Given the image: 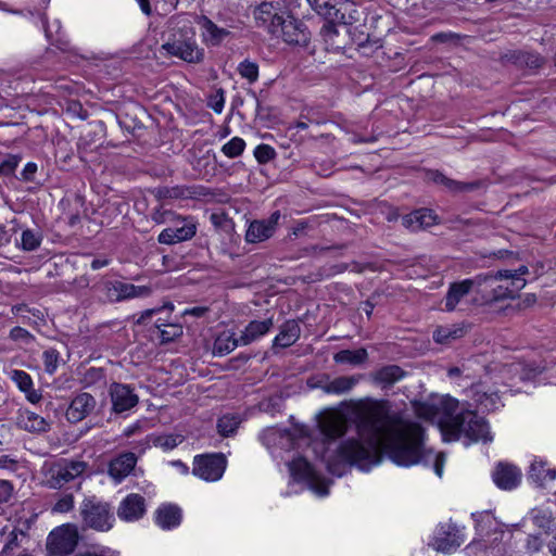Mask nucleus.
<instances>
[{
    "mask_svg": "<svg viewBox=\"0 0 556 556\" xmlns=\"http://www.w3.org/2000/svg\"><path fill=\"white\" fill-rule=\"evenodd\" d=\"M357 437L343 441L327 459L328 471L341 477L350 466L369 470L381 460V453L396 465L409 467L434 458V472L442 477L444 455H432L424 446V429L392 413L386 402L361 403L355 408Z\"/></svg>",
    "mask_w": 556,
    "mask_h": 556,
    "instance_id": "1",
    "label": "nucleus"
},
{
    "mask_svg": "<svg viewBox=\"0 0 556 556\" xmlns=\"http://www.w3.org/2000/svg\"><path fill=\"white\" fill-rule=\"evenodd\" d=\"M419 418L437 424L444 441H457L465 435L469 442L491 441L489 425L471 409V403L443 395L414 404Z\"/></svg>",
    "mask_w": 556,
    "mask_h": 556,
    "instance_id": "2",
    "label": "nucleus"
},
{
    "mask_svg": "<svg viewBox=\"0 0 556 556\" xmlns=\"http://www.w3.org/2000/svg\"><path fill=\"white\" fill-rule=\"evenodd\" d=\"M168 38L162 45V50L170 56L178 58L190 64H199L204 60V49L195 38V29L192 23L182 16L170 18Z\"/></svg>",
    "mask_w": 556,
    "mask_h": 556,
    "instance_id": "3",
    "label": "nucleus"
},
{
    "mask_svg": "<svg viewBox=\"0 0 556 556\" xmlns=\"http://www.w3.org/2000/svg\"><path fill=\"white\" fill-rule=\"evenodd\" d=\"M299 7L298 0L263 1L253 9V18L257 27L278 36L279 26L288 13Z\"/></svg>",
    "mask_w": 556,
    "mask_h": 556,
    "instance_id": "4",
    "label": "nucleus"
},
{
    "mask_svg": "<svg viewBox=\"0 0 556 556\" xmlns=\"http://www.w3.org/2000/svg\"><path fill=\"white\" fill-rule=\"evenodd\" d=\"M79 515L86 528L99 532L110 531L115 522L111 505L97 496H88L79 505Z\"/></svg>",
    "mask_w": 556,
    "mask_h": 556,
    "instance_id": "5",
    "label": "nucleus"
},
{
    "mask_svg": "<svg viewBox=\"0 0 556 556\" xmlns=\"http://www.w3.org/2000/svg\"><path fill=\"white\" fill-rule=\"evenodd\" d=\"M491 281L493 278L489 275H477L473 278L452 282L444 298V311L454 312L471 292H476L479 296V292L484 291L483 286Z\"/></svg>",
    "mask_w": 556,
    "mask_h": 556,
    "instance_id": "6",
    "label": "nucleus"
},
{
    "mask_svg": "<svg viewBox=\"0 0 556 556\" xmlns=\"http://www.w3.org/2000/svg\"><path fill=\"white\" fill-rule=\"evenodd\" d=\"M78 539L77 526L65 523L50 532L47 539V549L52 556H66L74 552Z\"/></svg>",
    "mask_w": 556,
    "mask_h": 556,
    "instance_id": "7",
    "label": "nucleus"
},
{
    "mask_svg": "<svg viewBox=\"0 0 556 556\" xmlns=\"http://www.w3.org/2000/svg\"><path fill=\"white\" fill-rule=\"evenodd\" d=\"M289 470L295 481L305 482L307 488L318 496L328 494L327 481L304 458L299 457L289 463Z\"/></svg>",
    "mask_w": 556,
    "mask_h": 556,
    "instance_id": "8",
    "label": "nucleus"
},
{
    "mask_svg": "<svg viewBox=\"0 0 556 556\" xmlns=\"http://www.w3.org/2000/svg\"><path fill=\"white\" fill-rule=\"evenodd\" d=\"M227 460L223 454L200 455L194 458L192 472L205 481L219 480L226 469Z\"/></svg>",
    "mask_w": 556,
    "mask_h": 556,
    "instance_id": "9",
    "label": "nucleus"
},
{
    "mask_svg": "<svg viewBox=\"0 0 556 556\" xmlns=\"http://www.w3.org/2000/svg\"><path fill=\"white\" fill-rule=\"evenodd\" d=\"M278 35L289 46L306 48L311 41V31L307 26L302 21L293 17L292 13H288L283 18Z\"/></svg>",
    "mask_w": 556,
    "mask_h": 556,
    "instance_id": "10",
    "label": "nucleus"
},
{
    "mask_svg": "<svg viewBox=\"0 0 556 556\" xmlns=\"http://www.w3.org/2000/svg\"><path fill=\"white\" fill-rule=\"evenodd\" d=\"M87 468L85 462H65L58 464L49 470L47 485L51 489H61L75 478L81 476Z\"/></svg>",
    "mask_w": 556,
    "mask_h": 556,
    "instance_id": "11",
    "label": "nucleus"
},
{
    "mask_svg": "<svg viewBox=\"0 0 556 556\" xmlns=\"http://www.w3.org/2000/svg\"><path fill=\"white\" fill-rule=\"evenodd\" d=\"M281 215L275 211L267 219H256L250 223L245 240L249 243H260L273 237L278 226Z\"/></svg>",
    "mask_w": 556,
    "mask_h": 556,
    "instance_id": "12",
    "label": "nucleus"
},
{
    "mask_svg": "<svg viewBox=\"0 0 556 556\" xmlns=\"http://www.w3.org/2000/svg\"><path fill=\"white\" fill-rule=\"evenodd\" d=\"M109 393L112 403V412L115 414L127 412L134 408L139 402L138 395L128 384L114 382L110 386Z\"/></svg>",
    "mask_w": 556,
    "mask_h": 556,
    "instance_id": "13",
    "label": "nucleus"
},
{
    "mask_svg": "<svg viewBox=\"0 0 556 556\" xmlns=\"http://www.w3.org/2000/svg\"><path fill=\"white\" fill-rule=\"evenodd\" d=\"M96 399L87 392L76 394L66 409L65 416L72 424L79 422L89 416L96 408Z\"/></svg>",
    "mask_w": 556,
    "mask_h": 556,
    "instance_id": "14",
    "label": "nucleus"
},
{
    "mask_svg": "<svg viewBox=\"0 0 556 556\" xmlns=\"http://www.w3.org/2000/svg\"><path fill=\"white\" fill-rule=\"evenodd\" d=\"M467 397L473 401L471 406L481 408L482 410H494L498 407L500 396L496 391H492L482 382L472 384L466 390Z\"/></svg>",
    "mask_w": 556,
    "mask_h": 556,
    "instance_id": "15",
    "label": "nucleus"
},
{
    "mask_svg": "<svg viewBox=\"0 0 556 556\" xmlns=\"http://www.w3.org/2000/svg\"><path fill=\"white\" fill-rule=\"evenodd\" d=\"M146 513V500L143 496L131 493L128 494L117 508V516L124 521H136Z\"/></svg>",
    "mask_w": 556,
    "mask_h": 556,
    "instance_id": "16",
    "label": "nucleus"
},
{
    "mask_svg": "<svg viewBox=\"0 0 556 556\" xmlns=\"http://www.w3.org/2000/svg\"><path fill=\"white\" fill-rule=\"evenodd\" d=\"M493 278V281L486 282L483 286L484 291L479 292V296H475L471 302L476 305L489 304L492 302L502 301L508 298V287L505 285H496L503 278L498 277V271L495 275L488 274Z\"/></svg>",
    "mask_w": 556,
    "mask_h": 556,
    "instance_id": "17",
    "label": "nucleus"
},
{
    "mask_svg": "<svg viewBox=\"0 0 556 556\" xmlns=\"http://www.w3.org/2000/svg\"><path fill=\"white\" fill-rule=\"evenodd\" d=\"M15 425L18 429L30 433H43L50 430V424L43 417L27 408L17 410Z\"/></svg>",
    "mask_w": 556,
    "mask_h": 556,
    "instance_id": "18",
    "label": "nucleus"
},
{
    "mask_svg": "<svg viewBox=\"0 0 556 556\" xmlns=\"http://www.w3.org/2000/svg\"><path fill=\"white\" fill-rule=\"evenodd\" d=\"M494 483L503 490H513L521 481V471L511 464L500 463L493 471Z\"/></svg>",
    "mask_w": 556,
    "mask_h": 556,
    "instance_id": "19",
    "label": "nucleus"
},
{
    "mask_svg": "<svg viewBox=\"0 0 556 556\" xmlns=\"http://www.w3.org/2000/svg\"><path fill=\"white\" fill-rule=\"evenodd\" d=\"M426 177L429 181H432L433 184H437V185H442L450 192H453V193L471 192V191L478 189L480 186V182H478V181L463 182V181H457V180L451 179L439 170H429L427 173Z\"/></svg>",
    "mask_w": 556,
    "mask_h": 556,
    "instance_id": "20",
    "label": "nucleus"
},
{
    "mask_svg": "<svg viewBox=\"0 0 556 556\" xmlns=\"http://www.w3.org/2000/svg\"><path fill=\"white\" fill-rule=\"evenodd\" d=\"M319 427L325 437L334 440L345 434L348 420L341 414L330 413L321 418Z\"/></svg>",
    "mask_w": 556,
    "mask_h": 556,
    "instance_id": "21",
    "label": "nucleus"
},
{
    "mask_svg": "<svg viewBox=\"0 0 556 556\" xmlns=\"http://www.w3.org/2000/svg\"><path fill=\"white\" fill-rule=\"evenodd\" d=\"M502 60L519 67H527L530 70H538L545 63L544 58L539 53L519 50L508 51L502 56Z\"/></svg>",
    "mask_w": 556,
    "mask_h": 556,
    "instance_id": "22",
    "label": "nucleus"
},
{
    "mask_svg": "<svg viewBox=\"0 0 556 556\" xmlns=\"http://www.w3.org/2000/svg\"><path fill=\"white\" fill-rule=\"evenodd\" d=\"M274 327V318L268 317L264 320H251L242 330L239 342L241 345H249L269 332Z\"/></svg>",
    "mask_w": 556,
    "mask_h": 556,
    "instance_id": "23",
    "label": "nucleus"
},
{
    "mask_svg": "<svg viewBox=\"0 0 556 556\" xmlns=\"http://www.w3.org/2000/svg\"><path fill=\"white\" fill-rule=\"evenodd\" d=\"M331 11L332 12L328 21L344 25H352L358 22L361 17V12L356 4L349 0L333 4Z\"/></svg>",
    "mask_w": 556,
    "mask_h": 556,
    "instance_id": "24",
    "label": "nucleus"
},
{
    "mask_svg": "<svg viewBox=\"0 0 556 556\" xmlns=\"http://www.w3.org/2000/svg\"><path fill=\"white\" fill-rule=\"evenodd\" d=\"M136 463L137 457L134 453H124L110 463L109 473L116 482H121L131 472Z\"/></svg>",
    "mask_w": 556,
    "mask_h": 556,
    "instance_id": "25",
    "label": "nucleus"
},
{
    "mask_svg": "<svg viewBox=\"0 0 556 556\" xmlns=\"http://www.w3.org/2000/svg\"><path fill=\"white\" fill-rule=\"evenodd\" d=\"M181 517V509L173 504L162 505L155 511V522L164 530L178 527Z\"/></svg>",
    "mask_w": 556,
    "mask_h": 556,
    "instance_id": "26",
    "label": "nucleus"
},
{
    "mask_svg": "<svg viewBox=\"0 0 556 556\" xmlns=\"http://www.w3.org/2000/svg\"><path fill=\"white\" fill-rule=\"evenodd\" d=\"M435 216L428 208H420L403 217L402 224L413 231L431 227L435 224Z\"/></svg>",
    "mask_w": 556,
    "mask_h": 556,
    "instance_id": "27",
    "label": "nucleus"
},
{
    "mask_svg": "<svg viewBox=\"0 0 556 556\" xmlns=\"http://www.w3.org/2000/svg\"><path fill=\"white\" fill-rule=\"evenodd\" d=\"M405 377V371L397 365H387L372 374V380L382 389L390 388Z\"/></svg>",
    "mask_w": 556,
    "mask_h": 556,
    "instance_id": "28",
    "label": "nucleus"
},
{
    "mask_svg": "<svg viewBox=\"0 0 556 556\" xmlns=\"http://www.w3.org/2000/svg\"><path fill=\"white\" fill-rule=\"evenodd\" d=\"M301 336L300 325L295 320H287L281 327L279 333L275 337L273 346L289 348L293 345Z\"/></svg>",
    "mask_w": 556,
    "mask_h": 556,
    "instance_id": "29",
    "label": "nucleus"
},
{
    "mask_svg": "<svg viewBox=\"0 0 556 556\" xmlns=\"http://www.w3.org/2000/svg\"><path fill=\"white\" fill-rule=\"evenodd\" d=\"M359 381L358 376H341L320 384V389L328 394H344L351 391Z\"/></svg>",
    "mask_w": 556,
    "mask_h": 556,
    "instance_id": "30",
    "label": "nucleus"
},
{
    "mask_svg": "<svg viewBox=\"0 0 556 556\" xmlns=\"http://www.w3.org/2000/svg\"><path fill=\"white\" fill-rule=\"evenodd\" d=\"M200 24L203 29L202 35L204 40L212 46L220 45V42L230 34L229 30L218 27L206 16L200 17Z\"/></svg>",
    "mask_w": 556,
    "mask_h": 556,
    "instance_id": "31",
    "label": "nucleus"
},
{
    "mask_svg": "<svg viewBox=\"0 0 556 556\" xmlns=\"http://www.w3.org/2000/svg\"><path fill=\"white\" fill-rule=\"evenodd\" d=\"M241 345L239 337L230 330L222 331L215 339L213 344V354L216 356H224L231 353L236 348Z\"/></svg>",
    "mask_w": 556,
    "mask_h": 556,
    "instance_id": "32",
    "label": "nucleus"
},
{
    "mask_svg": "<svg viewBox=\"0 0 556 556\" xmlns=\"http://www.w3.org/2000/svg\"><path fill=\"white\" fill-rule=\"evenodd\" d=\"M529 479L543 486L546 482L556 479V469L546 468V463L542 459H534L530 466Z\"/></svg>",
    "mask_w": 556,
    "mask_h": 556,
    "instance_id": "33",
    "label": "nucleus"
},
{
    "mask_svg": "<svg viewBox=\"0 0 556 556\" xmlns=\"http://www.w3.org/2000/svg\"><path fill=\"white\" fill-rule=\"evenodd\" d=\"M151 292V288L148 286H135L117 280L118 302L135 298H147Z\"/></svg>",
    "mask_w": 556,
    "mask_h": 556,
    "instance_id": "34",
    "label": "nucleus"
},
{
    "mask_svg": "<svg viewBox=\"0 0 556 556\" xmlns=\"http://www.w3.org/2000/svg\"><path fill=\"white\" fill-rule=\"evenodd\" d=\"M368 358L367 350L361 348L358 350H341L333 355V361L337 364H349L352 366H358L365 363Z\"/></svg>",
    "mask_w": 556,
    "mask_h": 556,
    "instance_id": "35",
    "label": "nucleus"
},
{
    "mask_svg": "<svg viewBox=\"0 0 556 556\" xmlns=\"http://www.w3.org/2000/svg\"><path fill=\"white\" fill-rule=\"evenodd\" d=\"M173 309H174V305L170 302H168V303H166V304H164L163 306H160V307L146 309L144 312L141 313V315L137 319V324L143 325L152 316L165 313V314H167L166 318L159 317L155 320V324H154L155 328L157 330H161L168 323V318H169V315L172 314Z\"/></svg>",
    "mask_w": 556,
    "mask_h": 556,
    "instance_id": "36",
    "label": "nucleus"
},
{
    "mask_svg": "<svg viewBox=\"0 0 556 556\" xmlns=\"http://www.w3.org/2000/svg\"><path fill=\"white\" fill-rule=\"evenodd\" d=\"M43 236L39 229H23L21 241L16 242V247L24 252L36 251L42 242Z\"/></svg>",
    "mask_w": 556,
    "mask_h": 556,
    "instance_id": "37",
    "label": "nucleus"
},
{
    "mask_svg": "<svg viewBox=\"0 0 556 556\" xmlns=\"http://www.w3.org/2000/svg\"><path fill=\"white\" fill-rule=\"evenodd\" d=\"M465 329L458 325L438 327L433 331V340L440 344H448L452 341L462 338Z\"/></svg>",
    "mask_w": 556,
    "mask_h": 556,
    "instance_id": "38",
    "label": "nucleus"
},
{
    "mask_svg": "<svg viewBox=\"0 0 556 556\" xmlns=\"http://www.w3.org/2000/svg\"><path fill=\"white\" fill-rule=\"evenodd\" d=\"M101 299L106 302H118L117 280H102L93 286Z\"/></svg>",
    "mask_w": 556,
    "mask_h": 556,
    "instance_id": "39",
    "label": "nucleus"
},
{
    "mask_svg": "<svg viewBox=\"0 0 556 556\" xmlns=\"http://www.w3.org/2000/svg\"><path fill=\"white\" fill-rule=\"evenodd\" d=\"M517 274H513V270H498V277L509 280L505 286L508 287V298L514 299L518 294V292L525 288L526 279L516 277Z\"/></svg>",
    "mask_w": 556,
    "mask_h": 556,
    "instance_id": "40",
    "label": "nucleus"
},
{
    "mask_svg": "<svg viewBox=\"0 0 556 556\" xmlns=\"http://www.w3.org/2000/svg\"><path fill=\"white\" fill-rule=\"evenodd\" d=\"M174 231V236L177 242L186 241L191 239L197 231L195 224L187 218H182L178 220V225L175 227H170Z\"/></svg>",
    "mask_w": 556,
    "mask_h": 556,
    "instance_id": "41",
    "label": "nucleus"
},
{
    "mask_svg": "<svg viewBox=\"0 0 556 556\" xmlns=\"http://www.w3.org/2000/svg\"><path fill=\"white\" fill-rule=\"evenodd\" d=\"M240 422L241 420L237 415H224L217 421L218 433L223 437L231 435L232 433H235Z\"/></svg>",
    "mask_w": 556,
    "mask_h": 556,
    "instance_id": "42",
    "label": "nucleus"
},
{
    "mask_svg": "<svg viewBox=\"0 0 556 556\" xmlns=\"http://www.w3.org/2000/svg\"><path fill=\"white\" fill-rule=\"evenodd\" d=\"M533 523L545 532L549 531L553 526V514L548 509L534 508L531 511Z\"/></svg>",
    "mask_w": 556,
    "mask_h": 556,
    "instance_id": "43",
    "label": "nucleus"
},
{
    "mask_svg": "<svg viewBox=\"0 0 556 556\" xmlns=\"http://www.w3.org/2000/svg\"><path fill=\"white\" fill-rule=\"evenodd\" d=\"M237 71L249 84H254L258 79V64L256 62L245 59L239 63Z\"/></svg>",
    "mask_w": 556,
    "mask_h": 556,
    "instance_id": "44",
    "label": "nucleus"
},
{
    "mask_svg": "<svg viewBox=\"0 0 556 556\" xmlns=\"http://www.w3.org/2000/svg\"><path fill=\"white\" fill-rule=\"evenodd\" d=\"M462 543L463 541L456 533L452 534L448 532L446 538H438L435 540V548L439 552L451 553L459 547Z\"/></svg>",
    "mask_w": 556,
    "mask_h": 556,
    "instance_id": "45",
    "label": "nucleus"
},
{
    "mask_svg": "<svg viewBox=\"0 0 556 556\" xmlns=\"http://www.w3.org/2000/svg\"><path fill=\"white\" fill-rule=\"evenodd\" d=\"M245 148V142L240 137H233L231 140H229L227 143H225L222 148L223 153L230 157H237L242 154Z\"/></svg>",
    "mask_w": 556,
    "mask_h": 556,
    "instance_id": "46",
    "label": "nucleus"
},
{
    "mask_svg": "<svg viewBox=\"0 0 556 556\" xmlns=\"http://www.w3.org/2000/svg\"><path fill=\"white\" fill-rule=\"evenodd\" d=\"M184 441V435L177 433L163 434L154 439L155 446L173 450Z\"/></svg>",
    "mask_w": 556,
    "mask_h": 556,
    "instance_id": "47",
    "label": "nucleus"
},
{
    "mask_svg": "<svg viewBox=\"0 0 556 556\" xmlns=\"http://www.w3.org/2000/svg\"><path fill=\"white\" fill-rule=\"evenodd\" d=\"M159 332L161 342L167 343L182 334V326L175 323H167Z\"/></svg>",
    "mask_w": 556,
    "mask_h": 556,
    "instance_id": "48",
    "label": "nucleus"
},
{
    "mask_svg": "<svg viewBox=\"0 0 556 556\" xmlns=\"http://www.w3.org/2000/svg\"><path fill=\"white\" fill-rule=\"evenodd\" d=\"M60 354L55 349H48L42 353V361L45 370L52 375L55 372L59 366Z\"/></svg>",
    "mask_w": 556,
    "mask_h": 556,
    "instance_id": "49",
    "label": "nucleus"
},
{
    "mask_svg": "<svg viewBox=\"0 0 556 556\" xmlns=\"http://www.w3.org/2000/svg\"><path fill=\"white\" fill-rule=\"evenodd\" d=\"M11 378L23 392H28L30 387H33V380L30 376L23 370H12Z\"/></svg>",
    "mask_w": 556,
    "mask_h": 556,
    "instance_id": "50",
    "label": "nucleus"
},
{
    "mask_svg": "<svg viewBox=\"0 0 556 556\" xmlns=\"http://www.w3.org/2000/svg\"><path fill=\"white\" fill-rule=\"evenodd\" d=\"M254 156L258 163L265 164L276 156V151L268 144H260L254 150Z\"/></svg>",
    "mask_w": 556,
    "mask_h": 556,
    "instance_id": "51",
    "label": "nucleus"
},
{
    "mask_svg": "<svg viewBox=\"0 0 556 556\" xmlns=\"http://www.w3.org/2000/svg\"><path fill=\"white\" fill-rule=\"evenodd\" d=\"M307 2L317 14L324 16L327 21L329 20L333 8L329 0H307Z\"/></svg>",
    "mask_w": 556,
    "mask_h": 556,
    "instance_id": "52",
    "label": "nucleus"
},
{
    "mask_svg": "<svg viewBox=\"0 0 556 556\" xmlns=\"http://www.w3.org/2000/svg\"><path fill=\"white\" fill-rule=\"evenodd\" d=\"M20 161H21V157L17 155H8L0 163V175L1 176L12 175L15 172L16 167L18 166Z\"/></svg>",
    "mask_w": 556,
    "mask_h": 556,
    "instance_id": "53",
    "label": "nucleus"
},
{
    "mask_svg": "<svg viewBox=\"0 0 556 556\" xmlns=\"http://www.w3.org/2000/svg\"><path fill=\"white\" fill-rule=\"evenodd\" d=\"M74 508V496L72 494H65L61 496L52 507L53 513H68Z\"/></svg>",
    "mask_w": 556,
    "mask_h": 556,
    "instance_id": "54",
    "label": "nucleus"
},
{
    "mask_svg": "<svg viewBox=\"0 0 556 556\" xmlns=\"http://www.w3.org/2000/svg\"><path fill=\"white\" fill-rule=\"evenodd\" d=\"M285 435L288 437L286 432L275 428H268L262 432L261 440L267 447H270L271 444L276 443L277 439H282Z\"/></svg>",
    "mask_w": 556,
    "mask_h": 556,
    "instance_id": "55",
    "label": "nucleus"
},
{
    "mask_svg": "<svg viewBox=\"0 0 556 556\" xmlns=\"http://www.w3.org/2000/svg\"><path fill=\"white\" fill-rule=\"evenodd\" d=\"M9 337L13 341L29 342L34 340V336L28 330L18 326L11 329Z\"/></svg>",
    "mask_w": 556,
    "mask_h": 556,
    "instance_id": "56",
    "label": "nucleus"
},
{
    "mask_svg": "<svg viewBox=\"0 0 556 556\" xmlns=\"http://www.w3.org/2000/svg\"><path fill=\"white\" fill-rule=\"evenodd\" d=\"M13 486L7 480H0V503H7L12 497Z\"/></svg>",
    "mask_w": 556,
    "mask_h": 556,
    "instance_id": "57",
    "label": "nucleus"
},
{
    "mask_svg": "<svg viewBox=\"0 0 556 556\" xmlns=\"http://www.w3.org/2000/svg\"><path fill=\"white\" fill-rule=\"evenodd\" d=\"M24 534L22 530L13 529L9 534V541L3 547V552L12 551L15 547L20 546L18 535Z\"/></svg>",
    "mask_w": 556,
    "mask_h": 556,
    "instance_id": "58",
    "label": "nucleus"
},
{
    "mask_svg": "<svg viewBox=\"0 0 556 556\" xmlns=\"http://www.w3.org/2000/svg\"><path fill=\"white\" fill-rule=\"evenodd\" d=\"M157 241L162 244L178 243L174 236V231L172 230L170 227L165 228L164 230L161 231V233L159 235Z\"/></svg>",
    "mask_w": 556,
    "mask_h": 556,
    "instance_id": "59",
    "label": "nucleus"
},
{
    "mask_svg": "<svg viewBox=\"0 0 556 556\" xmlns=\"http://www.w3.org/2000/svg\"><path fill=\"white\" fill-rule=\"evenodd\" d=\"M336 22L328 21L323 27H321V35L324 36L325 40L332 39L334 36L338 35V29L334 25Z\"/></svg>",
    "mask_w": 556,
    "mask_h": 556,
    "instance_id": "60",
    "label": "nucleus"
},
{
    "mask_svg": "<svg viewBox=\"0 0 556 556\" xmlns=\"http://www.w3.org/2000/svg\"><path fill=\"white\" fill-rule=\"evenodd\" d=\"M187 193V190L181 187L165 188V197L170 199L186 198L188 195Z\"/></svg>",
    "mask_w": 556,
    "mask_h": 556,
    "instance_id": "61",
    "label": "nucleus"
},
{
    "mask_svg": "<svg viewBox=\"0 0 556 556\" xmlns=\"http://www.w3.org/2000/svg\"><path fill=\"white\" fill-rule=\"evenodd\" d=\"M542 547V540L538 535H529L527 540V548L531 553H536Z\"/></svg>",
    "mask_w": 556,
    "mask_h": 556,
    "instance_id": "62",
    "label": "nucleus"
},
{
    "mask_svg": "<svg viewBox=\"0 0 556 556\" xmlns=\"http://www.w3.org/2000/svg\"><path fill=\"white\" fill-rule=\"evenodd\" d=\"M37 172V164L29 162L25 165L22 177L26 181H31L34 179V175Z\"/></svg>",
    "mask_w": 556,
    "mask_h": 556,
    "instance_id": "63",
    "label": "nucleus"
},
{
    "mask_svg": "<svg viewBox=\"0 0 556 556\" xmlns=\"http://www.w3.org/2000/svg\"><path fill=\"white\" fill-rule=\"evenodd\" d=\"M224 103H225V100H224V96L223 93H219V94H216L211 101H210V106L211 109L216 112V113H220L224 109Z\"/></svg>",
    "mask_w": 556,
    "mask_h": 556,
    "instance_id": "64",
    "label": "nucleus"
}]
</instances>
